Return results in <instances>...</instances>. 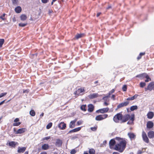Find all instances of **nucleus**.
Segmentation results:
<instances>
[{
	"instance_id": "obj_47",
	"label": "nucleus",
	"mask_w": 154,
	"mask_h": 154,
	"mask_svg": "<svg viewBox=\"0 0 154 154\" xmlns=\"http://www.w3.org/2000/svg\"><path fill=\"white\" fill-rule=\"evenodd\" d=\"M48 0H42V2L43 3H46L48 2Z\"/></svg>"
},
{
	"instance_id": "obj_30",
	"label": "nucleus",
	"mask_w": 154,
	"mask_h": 154,
	"mask_svg": "<svg viewBox=\"0 0 154 154\" xmlns=\"http://www.w3.org/2000/svg\"><path fill=\"white\" fill-rule=\"evenodd\" d=\"M137 109V106L136 105L132 106L130 108V110L131 111H133L134 110H136Z\"/></svg>"
},
{
	"instance_id": "obj_37",
	"label": "nucleus",
	"mask_w": 154,
	"mask_h": 154,
	"mask_svg": "<svg viewBox=\"0 0 154 154\" xmlns=\"http://www.w3.org/2000/svg\"><path fill=\"white\" fill-rule=\"evenodd\" d=\"M122 89L124 91H126L127 89V85H123L122 88Z\"/></svg>"
},
{
	"instance_id": "obj_46",
	"label": "nucleus",
	"mask_w": 154,
	"mask_h": 154,
	"mask_svg": "<svg viewBox=\"0 0 154 154\" xmlns=\"http://www.w3.org/2000/svg\"><path fill=\"white\" fill-rule=\"evenodd\" d=\"M116 96L114 94H112L111 96V98L113 100H115Z\"/></svg>"
},
{
	"instance_id": "obj_16",
	"label": "nucleus",
	"mask_w": 154,
	"mask_h": 154,
	"mask_svg": "<svg viewBox=\"0 0 154 154\" xmlns=\"http://www.w3.org/2000/svg\"><path fill=\"white\" fill-rule=\"evenodd\" d=\"M88 152L89 154H95V151L94 149L91 148L89 149ZM83 154H88V153L87 151H85Z\"/></svg>"
},
{
	"instance_id": "obj_29",
	"label": "nucleus",
	"mask_w": 154,
	"mask_h": 154,
	"mask_svg": "<svg viewBox=\"0 0 154 154\" xmlns=\"http://www.w3.org/2000/svg\"><path fill=\"white\" fill-rule=\"evenodd\" d=\"M86 105H82L81 106L80 108L82 110L84 111H85L86 110Z\"/></svg>"
},
{
	"instance_id": "obj_38",
	"label": "nucleus",
	"mask_w": 154,
	"mask_h": 154,
	"mask_svg": "<svg viewBox=\"0 0 154 154\" xmlns=\"http://www.w3.org/2000/svg\"><path fill=\"white\" fill-rule=\"evenodd\" d=\"M77 131V128H76L72 130H70L69 132V133H71L72 132H76Z\"/></svg>"
},
{
	"instance_id": "obj_25",
	"label": "nucleus",
	"mask_w": 154,
	"mask_h": 154,
	"mask_svg": "<svg viewBox=\"0 0 154 154\" xmlns=\"http://www.w3.org/2000/svg\"><path fill=\"white\" fill-rule=\"evenodd\" d=\"M15 11L18 13H19L21 11V8L20 7L18 6L15 8Z\"/></svg>"
},
{
	"instance_id": "obj_43",
	"label": "nucleus",
	"mask_w": 154,
	"mask_h": 154,
	"mask_svg": "<svg viewBox=\"0 0 154 154\" xmlns=\"http://www.w3.org/2000/svg\"><path fill=\"white\" fill-rule=\"evenodd\" d=\"M76 152V150H75V149H72V150L70 152V153L71 154H75Z\"/></svg>"
},
{
	"instance_id": "obj_64",
	"label": "nucleus",
	"mask_w": 154,
	"mask_h": 154,
	"mask_svg": "<svg viewBox=\"0 0 154 154\" xmlns=\"http://www.w3.org/2000/svg\"><path fill=\"white\" fill-rule=\"evenodd\" d=\"M111 8V6H108L107 8H106V9H109V8Z\"/></svg>"
},
{
	"instance_id": "obj_39",
	"label": "nucleus",
	"mask_w": 154,
	"mask_h": 154,
	"mask_svg": "<svg viewBox=\"0 0 154 154\" xmlns=\"http://www.w3.org/2000/svg\"><path fill=\"white\" fill-rule=\"evenodd\" d=\"M109 97V96L107 95V96L103 97L102 99L104 100L105 101H107L108 98Z\"/></svg>"
},
{
	"instance_id": "obj_23",
	"label": "nucleus",
	"mask_w": 154,
	"mask_h": 154,
	"mask_svg": "<svg viewBox=\"0 0 154 154\" xmlns=\"http://www.w3.org/2000/svg\"><path fill=\"white\" fill-rule=\"evenodd\" d=\"M26 149L25 147H19L17 152H24Z\"/></svg>"
},
{
	"instance_id": "obj_44",
	"label": "nucleus",
	"mask_w": 154,
	"mask_h": 154,
	"mask_svg": "<svg viewBox=\"0 0 154 154\" xmlns=\"http://www.w3.org/2000/svg\"><path fill=\"white\" fill-rule=\"evenodd\" d=\"M6 94H7L6 93H2L1 94H0V98H1L2 97L5 96V95H6Z\"/></svg>"
},
{
	"instance_id": "obj_49",
	"label": "nucleus",
	"mask_w": 154,
	"mask_h": 154,
	"mask_svg": "<svg viewBox=\"0 0 154 154\" xmlns=\"http://www.w3.org/2000/svg\"><path fill=\"white\" fill-rule=\"evenodd\" d=\"M19 121V119L18 118H16L14 121V122H17Z\"/></svg>"
},
{
	"instance_id": "obj_15",
	"label": "nucleus",
	"mask_w": 154,
	"mask_h": 154,
	"mask_svg": "<svg viewBox=\"0 0 154 154\" xmlns=\"http://www.w3.org/2000/svg\"><path fill=\"white\" fill-rule=\"evenodd\" d=\"M62 141L60 139H57L55 143L56 146L58 147H60L62 145Z\"/></svg>"
},
{
	"instance_id": "obj_40",
	"label": "nucleus",
	"mask_w": 154,
	"mask_h": 154,
	"mask_svg": "<svg viewBox=\"0 0 154 154\" xmlns=\"http://www.w3.org/2000/svg\"><path fill=\"white\" fill-rule=\"evenodd\" d=\"M6 14L5 13L3 14L2 16H0V18L1 19L3 20H5V19L4 18Z\"/></svg>"
},
{
	"instance_id": "obj_41",
	"label": "nucleus",
	"mask_w": 154,
	"mask_h": 154,
	"mask_svg": "<svg viewBox=\"0 0 154 154\" xmlns=\"http://www.w3.org/2000/svg\"><path fill=\"white\" fill-rule=\"evenodd\" d=\"M27 23H19V26L22 27H24L26 26Z\"/></svg>"
},
{
	"instance_id": "obj_14",
	"label": "nucleus",
	"mask_w": 154,
	"mask_h": 154,
	"mask_svg": "<svg viewBox=\"0 0 154 154\" xmlns=\"http://www.w3.org/2000/svg\"><path fill=\"white\" fill-rule=\"evenodd\" d=\"M88 110L89 112H92L94 109V106L92 104H89L88 105Z\"/></svg>"
},
{
	"instance_id": "obj_28",
	"label": "nucleus",
	"mask_w": 154,
	"mask_h": 154,
	"mask_svg": "<svg viewBox=\"0 0 154 154\" xmlns=\"http://www.w3.org/2000/svg\"><path fill=\"white\" fill-rule=\"evenodd\" d=\"M145 78L146 79L145 80V82H148L149 81H151V79L149 77L147 74L146 75Z\"/></svg>"
},
{
	"instance_id": "obj_24",
	"label": "nucleus",
	"mask_w": 154,
	"mask_h": 154,
	"mask_svg": "<svg viewBox=\"0 0 154 154\" xmlns=\"http://www.w3.org/2000/svg\"><path fill=\"white\" fill-rule=\"evenodd\" d=\"M49 147L48 144H45L43 145L42 146V148L43 150H46L48 149Z\"/></svg>"
},
{
	"instance_id": "obj_13",
	"label": "nucleus",
	"mask_w": 154,
	"mask_h": 154,
	"mask_svg": "<svg viewBox=\"0 0 154 154\" xmlns=\"http://www.w3.org/2000/svg\"><path fill=\"white\" fill-rule=\"evenodd\" d=\"M148 137L150 139L154 137V131H149L147 133Z\"/></svg>"
},
{
	"instance_id": "obj_56",
	"label": "nucleus",
	"mask_w": 154,
	"mask_h": 154,
	"mask_svg": "<svg viewBox=\"0 0 154 154\" xmlns=\"http://www.w3.org/2000/svg\"><path fill=\"white\" fill-rule=\"evenodd\" d=\"M50 138V137H46L44 138V140H48Z\"/></svg>"
},
{
	"instance_id": "obj_52",
	"label": "nucleus",
	"mask_w": 154,
	"mask_h": 154,
	"mask_svg": "<svg viewBox=\"0 0 154 154\" xmlns=\"http://www.w3.org/2000/svg\"><path fill=\"white\" fill-rule=\"evenodd\" d=\"M145 54V53L144 52L140 53V54H139V55H140L142 57V56L144 55Z\"/></svg>"
},
{
	"instance_id": "obj_9",
	"label": "nucleus",
	"mask_w": 154,
	"mask_h": 154,
	"mask_svg": "<svg viewBox=\"0 0 154 154\" xmlns=\"http://www.w3.org/2000/svg\"><path fill=\"white\" fill-rule=\"evenodd\" d=\"M129 103V102L128 101L120 103L117 106V109H119L124 106H127Z\"/></svg>"
},
{
	"instance_id": "obj_62",
	"label": "nucleus",
	"mask_w": 154,
	"mask_h": 154,
	"mask_svg": "<svg viewBox=\"0 0 154 154\" xmlns=\"http://www.w3.org/2000/svg\"><path fill=\"white\" fill-rule=\"evenodd\" d=\"M40 154H47V153L45 152H43L41 153Z\"/></svg>"
},
{
	"instance_id": "obj_8",
	"label": "nucleus",
	"mask_w": 154,
	"mask_h": 154,
	"mask_svg": "<svg viewBox=\"0 0 154 154\" xmlns=\"http://www.w3.org/2000/svg\"><path fill=\"white\" fill-rule=\"evenodd\" d=\"M147 90L150 91L154 90V82H150L148 85L147 88Z\"/></svg>"
},
{
	"instance_id": "obj_33",
	"label": "nucleus",
	"mask_w": 154,
	"mask_h": 154,
	"mask_svg": "<svg viewBox=\"0 0 154 154\" xmlns=\"http://www.w3.org/2000/svg\"><path fill=\"white\" fill-rule=\"evenodd\" d=\"M52 123L51 122H50L46 126V128L47 129H50L52 126Z\"/></svg>"
},
{
	"instance_id": "obj_21",
	"label": "nucleus",
	"mask_w": 154,
	"mask_h": 154,
	"mask_svg": "<svg viewBox=\"0 0 154 154\" xmlns=\"http://www.w3.org/2000/svg\"><path fill=\"white\" fill-rule=\"evenodd\" d=\"M138 96L137 94H135L134 96L131 97H129L127 98V100H132L136 99Z\"/></svg>"
},
{
	"instance_id": "obj_20",
	"label": "nucleus",
	"mask_w": 154,
	"mask_h": 154,
	"mask_svg": "<svg viewBox=\"0 0 154 154\" xmlns=\"http://www.w3.org/2000/svg\"><path fill=\"white\" fill-rule=\"evenodd\" d=\"M76 120L75 119L73 121H72L70 122L69 125V127L71 128H74L75 126V123Z\"/></svg>"
},
{
	"instance_id": "obj_57",
	"label": "nucleus",
	"mask_w": 154,
	"mask_h": 154,
	"mask_svg": "<svg viewBox=\"0 0 154 154\" xmlns=\"http://www.w3.org/2000/svg\"><path fill=\"white\" fill-rule=\"evenodd\" d=\"M109 104V103H107L106 102V101H105V102L104 103V105L105 106H107Z\"/></svg>"
},
{
	"instance_id": "obj_34",
	"label": "nucleus",
	"mask_w": 154,
	"mask_h": 154,
	"mask_svg": "<svg viewBox=\"0 0 154 154\" xmlns=\"http://www.w3.org/2000/svg\"><path fill=\"white\" fill-rule=\"evenodd\" d=\"M85 36V35L84 33H80L79 34H78V38L83 37Z\"/></svg>"
},
{
	"instance_id": "obj_60",
	"label": "nucleus",
	"mask_w": 154,
	"mask_h": 154,
	"mask_svg": "<svg viewBox=\"0 0 154 154\" xmlns=\"http://www.w3.org/2000/svg\"><path fill=\"white\" fill-rule=\"evenodd\" d=\"M101 14V13L100 12V13H98L97 14V17H98L99 16H100V15Z\"/></svg>"
},
{
	"instance_id": "obj_61",
	"label": "nucleus",
	"mask_w": 154,
	"mask_h": 154,
	"mask_svg": "<svg viewBox=\"0 0 154 154\" xmlns=\"http://www.w3.org/2000/svg\"><path fill=\"white\" fill-rule=\"evenodd\" d=\"M112 154H120L119 152H114Z\"/></svg>"
},
{
	"instance_id": "obj_17",
	"label": "nucleus",
	"mask_w": 154,
	"mask_h": 154,
	"mask_svg": "<svg viewBox=\"0 0 154 154\" xmlns=\"http://www.w3.org/2000/svg\"><path fill=\"white\" fill-rule=\"evenodd\" d=\"M147 75V74L145 73H143L137 75L136 76V77L140 78L141 79H143L144 78L146 77V75Z\"/></svg>"
},
{
	"instance_id": "obj_31",
	"label": "nucleus",
	"mask_w": 154,
	"mask_h": 154,
	"mask_svg": "<svg viewBox=\"0 0 154 154\" xmlns=\"http://www.w3.org/2000/svg\"><path fill=\"white\" fill-rule=\"evenodd\" d=\"M30 114L32 116H34L35 115V112L34 110H32L29 112Z\"/></svg>"
},
{
	"instance_id": "obj_18",
	"label": "nucleus",
	"mask_w": 154,
	"mask_h": 154,
	"mask_svg": "<svg viewBox=\"0 0 154 154\" xmlns=\"http://www.w3.org/2000/svg\"><path fill=\"white\" fill-rule=\"evenodd\" d=\"M154 114L153 112H149L147 114L148 118L149 119H152L154 116Z\"/></svg>"
},
{
	"instance_id": "obj_1",
	"label": "nucleus",
	"mask_w": 154,
	"mask_h": 154,
	"mask_svg": "<svg viewBox=\"0 0 154 154\" xmlns=\"http://www.w3.org/2000/svg\"><path fill=\"white\" fill-rule=\"evenodd\" d=\"M127 143V140L126 139L116 137L110 140L109 145L110 149H113L121 153L126 148Z\"/></svg>"
},
{
	"instance_id": "obj_59",
	"label": "nucleus",
	"mask_w": 154,
	"mask_h": 154,
	"mask_svg": "<svg viewBox=\"0 0 154 154\" xmlns=\"http://www.w3.org/2000/svg\"><path fill=\"white\" fill-rule=\"evenodd\" d=\"M5 101V100H4L2 101L0 103V105H2V104H3L4 103Z\"/></svg>"
},
{
	"instance_id": "obj_48",
	"label": "nucleus",
	"mask_w": 154,
	"mask_h": 154,
	"mask_svg": "<svg viewBox=\"0 0 154 154\" xmlns=\"http://www.w3.org/2000/svg\"><path fill=\"white\" fill-rule=\"evenodd\" d=\"M83 122L82 121H79L78 122V125H80Z\"/></svg>"
},
{
	"instance_id": "obj_12",
	"label": "nucleus",
	"mask_w": 154,
	"mask_h": 154,
	"mask_svg": "<svg viewBox=\"0 0 154 154\" xmlns=\"http://www.w3.org/2000/svg\"><path fill=\"white\" fill-rule=\"evenodd\" d=\"M66 125L63 122H62L58 125V128L60 129L64 130L66 127Z\"/></svg>"
},
{
	"instance_id": "obj_2",
	"label": "nucleus",
	"mask_w": 154,
	"mask_h": 154,
	"mask_svg": "<svg viewBox=\"0 0 154 154\" xmlns=\"http://www.w3.org/2000/svg\"><path fill=\"white\" fill-rule=\"evenodd\" d=\"M129 119L132 122L134 120V115H132L131 116L128 114H126L124 116L122 115V118L121 123H124L127 121Z\"/></svg>"
},
{
	"instance_id": "obj_27",
	"label": "nucleus",
	"mask_w": 154,
	"mask_h": 154,
	"mask_svg": "<svg viewBox=\"0 0 154 154\" xmlns=\"http://www.w3.org/2000/svg\"><path fill=\"white\" fill-rule=\"evenodd\" d=\"M16 144V143L14 141H11L9 143V146L13 147H14Z\"/></svg>"
},
{
	"instance_id": "obj_35",
	"label": "nucleus",
	"mask_w": 154,
	"mask_h": 154,
	"mask_svg": "<svg viewBox=\"0 0 154 154\" xmlns=\"http://www.w3.org/2000/svg\"><path fill=\"white\" fill-rule=\"evenodd\" d=\"M4 42V40L3 39H0V47L2 46Z\"/></svg>"
},
{
	"instance_id": "obj_26",
	"label": "nucleus",
	"mask_w": 154,
	"mask_h": 154,
	"mask_svg": "<svg viewBox=\"0 0 154 154\" xmlns=\"http://www.w3.org/2000/svg\"><path fill=\"white\" fill-rule=\"evenodd\" d=\"M20 17L21 20L23 21L26 20L27 18L26 16L23 14L21 15Z\"/></svg>"
},
{
	"instance_id": "obj_22",
	"label": "nucleus",
	"mask_w": 154,
	"mask_h": 154,
	"mask_svg": "<svg viewBox=\"0 0 154 154\" xmlns=\"http://www.w3.org/2000/svg\"><path fill=\"white\" fill-rule=\"evenodd\" d=\"M26 129L25 128H21L19 129L17 131L16 133L17 134H21L25 131Z\"/></svg>"
},
{
	"instance_id": "obj_36",
	"label": "nucleus",
	"mask_w": 154,
	"mask_h": 154,
	"mask_svg": "<svg viewBox=\"0 0 154 154\" xmlns=\"http://www.w3.org/2000/svg\"><path fill=\"white\" fill-rule=\"evenodd\" d=\"M146 85V83L144 82H141L140 83V86L141 88H143Z\"/></svg>"
},
{
	"instance_id": "obj_53",
	"label": "nucleus",
	"mask_w": 154,
	"mask_h": 154,
	"mask_svg": "<svg viewBox=\"0 0 154 154\" xmlns=\"http://www.w3.org/2000/svg\"><path fill=\"white\" fill-rule=\"evenodd\" d=\"M145 54V53L144 52L140 53V54H139V55H140L142 57V56L144 55Z\"/></svg>"
},
{
	"instance_id": "obj_45",
	"label": "nucleus",
	"mask_w": 154,
	"mask_h": 154,
	"mask_svg": "<svg viewBox=\"0 0 154 154\" xmlns=\"http://www.w3.org/2000/svg\"><path fill=\"white\" fill-rule=\"evenodd\" d=\"M91 129L92 131H95L97 130V128L95 127H91Z\"/></svg>"
},
{
	"instance_id": "obj_63",
	"label": "nucleus",
	"mask_w": 154,
	"mask_h": 154,
	"mask_svg": "<svg viewBox=\"0 0 154 154\" xmlns=\"http://www.w3.org/2000/svg\"><path fill=\"white\" fill-rule=\"evenodd\" d=\"M44 113H41V114L40 115V117H42L43 116H44Z\"/></svg>"
},
{
	"instance_id": "obj_42",
	"label": "nucleus",
	"mask_w": 154,
	"mask_h": 154,
	"mask_svg": "<svg viewBox=\"0 0 154 154\" xmlns=\"http://www.w3.org/2000/svg\"><path fill=\"white\" fill-rule=\"evenodd\" d=\"M21 124L20 122H15L13 124V126H18L20 125Z\"/></svg>"
},
{
	"instance_id": "obj_50",
	"label": "nucleus",
	"mask_w": 154,
	"mask_h": 154,
	"mask_svg": "<svg viewBox=\"0 0 154 154\" xmlns=\"http://www.w3.org/2000/svg\"><path fill=\"white\" fill-rule=\"evenodd\" d=\"M17 0H12V2L13 4H16L17 3Z\"/></svg>"
},
{
	"instance_id": "obj_51",
	"label": "nucleus",
	"mask_w": 154,
	"mask_h": 154,
	"mask_svg": "<svg viewBox=\"0 0 154 154\" xmlns=\"http://www.w3.org/2000/svg\"><path fill=\"white\" fill-rule=\"evenodd\" d=\"M145 54V53L144 52L140 53V54H139V55H140L142 57V56L144 55Z\"/></svg>"
},
{
	"instance_id": "obj_55",
	"label": "nucleus",
	"mask_w": 154,
	"mask_h": 154,
	"mask_svg": "<svg viewBox=\"0 0 154 154\" xmlns=\"http://www.w3.org/2000/svg\"><path fill=\"white\" fill-rule=\"evenodd\" d=\"M141 58V56L139 54L137 58V59L138 60H139Z\"/></svg>"
},
{
	"instance_id": "obj_10",
	"label": "nucleus",
	"mask_w": 154,
	"mask_h": 154,
	"mask_svg": "<svg viewBox=\"0 0 154 154\" xmlns=\"http://www.w3.org/2000/svg\"><path fill=\"white\" fill-rule=\"evenodd\" d=\"M128 135L131 140H135L136 138V135L133 133H128Z\"/></svg>"
},
{
	"instance_id": "obj_32",
	"label": "nucleus",
	"mask_w": 154,
	"mask_h": 154,
	"mask_svg": "<svg viewBox=\"0 0 154 154\" xmlns=\"http://www.w3.org/2000/svg\"><path fill=\"white\" fill-rule=\"evenodd\" d=\"M115 91V89H113L112 90H111L109 92L108 94V96H109L110 97V95L113 93Z\"/></svg>"
},
{
	"instance_id": "obj_5",
	"label": "nucleus",
	"mask_w": 154,
	"mask_h": 154,
	"mask_svg": "<svg viewBox=\"0 0 154 154\" xmlns=\"http://www.w3.org/2000/svg\"><path fill=\"white\" fill-rule=\"evenodd\" d=\"M142 137L143 140L146 143H148L149 142V139L145 132L143 131L142 132Z\"/></svg>"
},
{
	"instance_id": "obj_54",
	"label": "nucleus",
	"mask_w": 154,
	"mask_h": 154,
	"mask_svg": "<svg viewBox=\"0 0 154 154\" xmlns=\"http://www.w3.org/2000/svg\"><path fill=\"white\" fill-rule=\"evenodd\" d=\"M29 92V90H24L23 91V93H27Z\"/></svg>"
},
{
	"instance_id": "obj_7",
	"label": "nucleus",
	"mask_w": 154,
	"mask_h": 154,
	"mask_svg": "<svg viewBox=\"0 0 154 154\" xmlns=\"http://www.w3.org/2000/svg\"><path fill=\"white\" fill-rule=\"evenodd\" d=\"M85 92V89L84 87H82L78 89V96L83 95Z\"/></svg>"
},
{
	"instance_id": "obj_19",
	"label": "nucleus",
	"mask_w": 154,
	"mask_h": 154,
	"mask_svg": "<svg viewBox=\"0 0 154 154\" xmlns=\"http://www.w3.org/2000/svg\"><path fill=\"white\" fill-rule=\"evenodd\" d=\"M98 96V94L97 93H93L91 94H90L89 96V97L91 99H93L97 97Z\"/></svg>"
},
{
	"instance_id": "obj_58",
	"label": "nucleus",
	"mask_w": 154,
	"mask_h": 154,
	"mask_svg": "<svg viewBox=\"0 0 154 154\" xmlns=\"http://www.w3.org/2000/svg\"><path fill=\"white\" fill-rule=\"evenodd\" d=\"M142 153V152L140 150H139L137 154H141V153Z\"/></svg>"
},
{
	"instance_id": "obj_6",
	"label": "nucleus",
	"mask_w": 154,
	"mask_h": 154,
	"mask_svg": "<svg viewBox=\"0 0 154 154\" xmlns=\"http://www.w3.org/2000/svg\"><path fill=\"white\" fill-rule=\"evenodd\" d=\"M109 110L108 107L103 108L100 109L96 111V112L97 113H101L103 114L107 112Z\"/></svg>"
},
{
	"instance_id": "obj_4",
	"label": "nucleus",
	"mask_w": 154,
	"mask_h": 154,
	"mask_svg": "<svg viewBox=\"0 0 154 154\" xmlns=\"http://www.w3.org/2000/svg\"><path fill=\"white\" fill-rule=\"evenodd\" d=\"M108 117V115L107 114L100 115L97 116L95 119L97 121H100Z\"/></svg>"
},
{
	"instance_id": "obj_11",
	"label": "nucleus",
	"mask_w": 154,
	"mask_h": 154,
	"mask_svg": "<svg viewBox=\"0 0 154 154\" xmlns=\"http://www.w3.org/2000/svg\"><path fill=\"white\" fill-rule=\"evenodd\" d=\"M154 126L153 122L151 121H148L146 124V127L148 129L152 128Z\"/></svg>"
},
{
	"instance_id": "obj_3",
	"label": "nucleus",
	"mask_w": 154,
	"mask_h": 154,
	"mask_svg": "<svg viewBox=\"0 0 154 154\" xmlns=\"http://www.w3.org/2000/svg\"><path fill=\"white\" fill-rule=\"evenodd\" d=\"M122 118V112L117 113L113 118V120L116 123H119V121L121 122Z\"/></svg>"
}]
</instances>
